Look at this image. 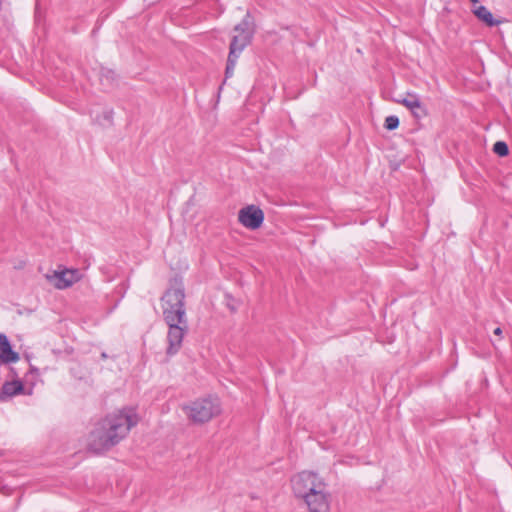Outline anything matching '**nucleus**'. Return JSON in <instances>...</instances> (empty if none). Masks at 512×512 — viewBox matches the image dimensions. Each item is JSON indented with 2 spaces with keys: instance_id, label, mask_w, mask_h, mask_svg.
Instances as JSON below:
<instances>
[{
  "instance_id": "obj_12",
  "label": "nucleus",
  "mask_w": 512,
  "mask_h": 512,
  "mask_svg": "<svg viewBox=\"0 0 512 512\" xmlns=\"http://www.w3.org/2000/svg\"><path fill=\"white\" fill-rule=\"evenodd\" d=\"M99 80L104 87L111 88L117 82V74L110 68L101 67L99 71Z\"/></svg>"
},
{
  "instance_id": "obj_13",
  "label": "nucleus",
  "mask_w": 512,
  "mask_h": 512,
  "mask_svg": "<svg viewBox=\"0 0 512 512\" xmlns=\"http://www.w3.org/2000/svg\"><path fill=\"white\" fill-rule=\"evenodd\" d=\"M473 12L478 19L483 21L489 27L496 26L500 23V21L493 18L492 13L485 6H478Z\"/></svg>"
},
{
  "instance_id": "obj_9",
  "label": "nucleus",
  "mask_w": 512,
  "mask_h": 512,
  "mask_svg": "<svg viewBox=\"0 0 512 512\" xmlns=\"http://www.w3.org/2000/svg\"><path fill=\"white\" fill-rule=\"evenodd\" d=\"M0 360L3 363H15L19 360V354L12 349L8 337L2 333H0Z\"/></svg>"
},
{
  "instance_id": "obj_10",
  "label": "nucleus",
  "mask_w": 512,
  "mask_h": 512,
  "mask_svg": "<svg viewBox=\"0 0 512 512\" xmlns=\"http://www.w3.org/2000/svg\"><path fill=\"white\" fill-rule=\"evenodd\" d=\"M54 277L57 280L55 287L58 289H66L78 281L79 272L78 270L68 269L60 272L55 271Z\"/></svg>"
},
{
  "instance_id": "obj_1",
  "label": "nucleus",
  "mask_w": 512,
  "mask_h": 512,
  "mask_svg": "<svg viewBox=\"0 0 512 512\" xmlns=\"http://www.w3.org/2000/svg\"><path fill=\"white\" fill-rule=\"evenodd\" d=\"M137 422L138 417L131 408L108 414L99 420L89 433L88 449L96 454L110 450L127 436Z\"/></svg>"
},
{
  "instance_id": "obj_6",
  "label": "nucleus",
  "mask_w": 512,
  "mask_h": 512,
  "mask_svg": "<svg viewBox=\"0 0 512 512\" xmlns=\"http://www.w3.org/2000/svg\"><path fill=\"white\" fill-rule=\"evenodd\" d=\"M318 474L312 471H302L291 478L292 491L294 496L299 499L315 483Z\"/></svg>"
},
{
  "instance_id": "obj_4",
  "label": "nucleus",
  "mask_w": 512,
  "mask_h": 512,
  "mask_svg": "<svg viewBox=\"0 0 512 512\" xmlns=\"http://www.w3.org/2000/svg\"><path fill=\"white\" fill-rule=\"evenodd\" d=\"M166 324L168 325L166 355L171 357L181 349L183 338L188 330V323L187 320H184L183 324L176 321L174 323L166 322Z\"/></svg>"
},
{
  "instance_id": "obj_23",
  "label": "nucleus",
  "mask_w": 512,
  "mask_h": 512,
  "mask_svg": "<svg viewBox=\"0 0 512 512\" xmlns=\"http://www.w3.org/2000/svg\"><path fill=\"white\" fill-rule=\"evenodd\" d=\"M472 3H477L478 0H470Z\"/></svg>"
},
{
  "instance_id": "obj_19",
  "label": "nucleus",
  "mask_w": 512,
  "mask_h": 512,
  "mask_svg": "<svg viewBox=\"0 0 512 512\" xmlns=\"http://www.w3.org/2000/svg\"><path fill=\"white\" fill-rule=\"evenodd\" d=\"M400 121L399 118L395 115H391L386 117L384 122L385 129L392 131L399 127Z\"/></svg>"
},
{
  "instance_id": "obj_3",
  "label": "nucleus",
  "mask_w": 512,
  "mask_h": 512,
  "mask_svg": "<svg viewBox=\"0 0 512 512\" xmlns=\"http://www.w3.org/2000/svg\"><path fill=\"white\" fill-rule=\"evenodd\" d=\"M183 411L194 424H203L221 413V403L217 397L208 396L183 406Z\"/></svg>"
},
{
  "instance_id": "obj_7",
  "label": "nucleus",
  "mask_w": 512,
  "mask_h": 512,
  "mask_svg": "<svg viewBox=\"0 0 512 512\" xmlns=\"http://www.w3.org/2000/svg\"><path fill=\"white\" fill-rule=\"evenodd\" d=\"M309 512H329L330 494L325 490L318 493H312L311 497L304 502Z\"/></svg>"
},
{
  "instance_id": "obj_15",
  "label": "nucleus",
  "mask_w": 512,
  "mask_h": 512,
  "mask_svg": "<svg viewBox=\"0 0 512 512\" xmlns=\"http://www.w3.org/2000/svg\"><path fill=\"white\" fill-rule=\"evenodd\" d=\"M253 26H254V24L252 22L251 14H250V12H247L246 15L244 16V18L242 19V21L234 27V31L237 34H242V35H245L247 32L254 33Z\"/></svg>"
},
{
  "instance_id": "obj_21",
  "label": "nucleus",
  "mask_w": 512,
  "mask_h": 512,
  "mask_svg": "<svg viewBox=\"0 0 512 512\" xmlns=\"http://www.w3.org/2000/svg\"><path fill=\"white\" fill-rule=\"evenodd\" d=\"M226 299L228 308L232 312H235L237 310V306L234 303H232L234 301L233 298L229 294H226Z\"/></svg>"
},
{
  "instance_id": "obj_17",
  "label": "nucleus",
  "mask_w": 512,
  "mask_h": 512,
  "mask_svg": "<svg viewBox=\"0 0 512 512\" xmlns=\"http://www.w3.org/2000/svg\"><path fill=\"white\" fill-rule=\"evenodd\" d=\"M493 152L500 157H505L509 154V147L504 141H497L493 145Z\"/></svg>"
},
{
  "instance_id": "obj_22",
  "label": "nucleus",
  "mask_w": 512,
  "mask_h": 512,
  "mask_svg": "<svg viewBox=\"0 0 512 512\" xmlns=\"http://www.w3.org/2000/svg\"><path fill=\"white\" fill-rule=\"evenodd\" d=\"M493 333L496 336H501L503 331H502V329L500 327H497V328L494 329Z\"/></svg>"
},
{
  "instance_id": "obj_20",
  "label": "nucleus",
  "mask_w": 512,
  "mask_h": 512,
  "mask_svg": "<svg viewBox=\"0 0 512 512\" xmlns=\"http://www.w3.org/2000/svg\"><path fill=\"white\" fill-rule=\"evenodd\" d=\"M235 66H231V64L226 63L225 68V79H228L233 76Z\"/></svg>"
},
{
  "instance_id": "obj_2",
  "label": "nucleus",
  "mask_w": 512,
  "mask_h": 512,
  "mask_svg": "<svg viewBox=\"0 0 512 512\" xmlns=\"http://www.w3.org/2000/svg\"><path fill=\"white\" fill-rule=\"evenodd\" d=\"M184 300V286L181 281L174 279L170 288L166 290L161 298L165 322L174 323L176 321L183 324L184 320H187Z\"/></svg>"
},
{
  "instance_id": "obj_11",
  "label": "nucleus",
  "mask_w": 512,
  "mask_h": 512,
  "mask_svg": "<svg viewBox=\"0 0 512 512\" xmlns=\"http://www.w3.org/2000/svg\"><path fill=\"white\" fill-rule=\"evenodd\" d=\"M24 385L20 380L6 381L0 392V400L5 401L7 398L23 393Z\"/></svg>"
},
{
  "instance_id": "obj_8",
  "label": "nucleus",
  "mask_w": 512,
  "mask_h": 512,
  "mask_svg": "<svg viewBox=\"0 0 512 512\" xmlns=\"http://www.w3.org/2000/svg\"><path fill=\"white\" fill-rule=\"evenodd\" d=\"M398 103L402 104L407 109H409L412 112V114L418 119L425 117L427 115L426 108L421 103L419 97L416 94L409 93L406 98L398 100Z\"/></svg>"
},
{
  "instance_id": "obj_18",
  "label": "nucleus",
  "mask_w": 512,
  "mask_h": 512,
  "mask_svg": "<svg viewBox=\"0 0 512 512\" xmlns=\"http://www.w3.org/2000/svg\"><path fill=\"white\" fill-rule=\"evenodd\" d=\"M242 53L239 48H236L234 46H229V54L227 58V63L231 64V66H236L237 60Z\"/></svg>"
},
{
  "instance_id": "obj_14",
  "label": "nucleus",
  "mask_w": 512,
  "mask_h": 512,
  "mask_svg": "<svg viewBox=\"0 0 512 512\" xmlns=\"http://www.w3.org/2000/svg\"><path fill=\"white\" fill-rule=\"evenodd\" d=\"M253 39V32H247L245 35L236 34L232 37L230 46H234L239 48V50L243 51L245 47H247Z\"/></svg>"
},
{
  "instance_id": "obj_16",
  "label": "nucleus",
  "mask_w": 512,
  "mask_h": 512,
  "mask_svg": "<svg viewBox=\"0 0 512 512\" xmlns=\"http://www.w3.org/2000/svg\"><path fill=\"white\" fill-rule=\"evenodd\" d=\"M325 489L326 483L320 476H318V478L315 480V483L312 486H310L306 493H304L303 496H301L299 499L305 502L311 497L312 493H318Z\"/></svg>"
},
{
  "instance_id": "obj_5",
  "label": "nucleus",
  "mask_w": 512,
  "mask_h": 512,
  "mask_svg": "<svg viewBox=\"0 0 512 512\" xmlns=\"http://www.w3.org/2000/svg\"><path fill=\"white\" fill-rule=\"evenodd\" d=\"M238 221L246 228L256 230L264 221V212L255 205H248L239 210Z\"/></svg>"
}]
</instances>
